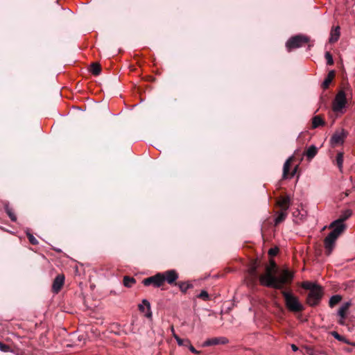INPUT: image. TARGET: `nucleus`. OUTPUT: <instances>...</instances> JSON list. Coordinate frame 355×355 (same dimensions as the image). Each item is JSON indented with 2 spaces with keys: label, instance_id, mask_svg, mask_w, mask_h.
<instances>
[{
  "label": "nucleus",
  "instance_id": "nucleus-1",
  "mask_svg": "<svg viewBox=\"0 0 355 355\" xmlns=\"http://www.w3.org/2000/svg\"><path fill=\"white\" fill-rule=\"evenodd\" d=\"M277 266L274 261H270V265L266 266V274L259 276V282L261 285L273 288L275 289H282L284 285L291 284L293 279V273L288 269H284L281 275L277 277Z\"/></svg>",
  "mask_w": 355,
  "mask_h": 355
},
{
  "label": "nucleus",
  "instance_id": "nucleus-2",
  "mask_svg": "<svg viewBox=\"0 0 355 355\" xmlns=\"http://www.w3.org/2000/svg\"><path fill=\"white\" fill-rule=\"evenodd\" d=\"M280 290L281 294L284 299L286 307L288 311L293 313H299L304 309L298 297L295 295L291 291H286L283 290V288Z\"/></svg>",
  "mask_w": 355,
  "mask_h": 355
},
{
  "label": "nucleus",
  "instance_id": "nucleus-3",
  "mask_svg": "<svg viewBox=\"0 0 355 355\" xmlns=\"http://www.w3.org/2000/svg\"><path fill=\"white\" fill-rule=\"evenodd\" d=\"M310 42V37L304 35H296L291 37L286 43V47L288 51H291L293 49L302 46L304 44Z\"/></svg>",
  "mask_w": 355,
  "mask_h": 355
},
{
  "label": "nucleus",
  "instance_id": "nucleus-4",
  "mask_svg": "<svg viewBox=\"0 0 355 355\" xmlns=\"http://www.w3.org/2000/svg\"><path fill=\"white\" fill-rule=\"evenodd\" d=\"M323 295V290L322 286H318L315 289L309 291L306 297V303L311 306H314L318 305Z\"/></svg>",
  "mask_w": 355,
  "mask_h": 355
},
{
  "label": "nucleus",
  "instance_id": "nucleus-5",
  "mask_svg": "<svg viewBox=\"0 0 355 355\" xmlns=\"http://www.w3.org/2000/svg\"><path fill=\"white\" fill-rule=\"evenodd\" d=\"M347 104L346 94L343 90H340L336 94L334 101H333L332 108L336 112H342L343 109Z\"/></svg>",
  "mask_w": 355,
  "mask_h": 355
},
{
  "label": "nucleus",
  "instance_id": "nucleus-6",
  "mask_svg": "<svg viewBox=\"0 0 355 355\" xmlns=\"http://www.w3.org/2000/svg\"><path fill=\"white\" fill-rule=\"evenodd\" d=\"M299 153H300L299 150H295L294 153V155L293 156L290 157L285 162V163L284 164V167H283V178H285V179L287 178L288 175H290L291 178H292L297 173L299 165L295 166L291 173H290V166H291V163L294 161L295 157L298 155Z\"/></svg>",
  "mask_w": 355,
  "mask_h": 355
},
{
  "label": "nucleus",
  "instance_id": "nucleus-7",
  "mask_svg": "<svg viewBox=\"0 0 355 355\" xmlns=\"http://www.w3.org/2000/svg\"><path fill=\"white\" fill-rule=\"evenodd\" d=\"M162 279H163V284L165 282H166L170 285H176L177 280L179 278V274L175 270H168L164 272H160Z\"/></svg>",
  "mask_w": 355,
  "mask_h": 355
},
{
  "label": "nucleus",
  "instance_id": "nucleus-8",
  "mask_svg": "<svg viewBox=\"0 0 355 355\" xmlns=\"http://www.w3.org/2000/svg\"><path fill=\"white\" fill-rule=\"evenodd\" d=\"M142 283L146 286L153 285L155 287H161L164 285L162 276L160 272H158L153 276L144 279Z\"/></svg>",
  "mask_w": 355,
  "mask_h": 355
},
{
  "label": "nucleus",
  "instance_id": "nucleus-9",
  "mask_svg": "<svg viewBox=\"0 0 355 355\" xmlns=\"http://www.w3.org/2000/svg\"><path fill=\"white\" fill-rule=\"evenodd\" d=\"M347 132L344 129L336 131L331 138V142L333 145L343 144L345 139L347 136Z\"/></svg>",
  "mask_w": 355,
  "mask_h": 355
},
{
  "label": "nucleus",
  "instance_id": "nucleus-10",
  "mask_svg": "<svg viewBox=\"0 0 355 355\" xmlns=\"http://www.w3.org/2000/svg\"><path fill=\"white\" fill-rule=\"evenodd\" d=\"M64 275L63 274L58 275L53 279L51 291L54 293H58L62 288L64 283Z\"/></svg>",
  "mask_w": 355,
  "mask_h": 355
},
{
  "label": "nucleus",
  "instance_id": "nucleus-11",
  "mask_svg": "<svg viewBox=\"0 0 355 355\" xmlns=\"http://www.w3.org/2000/svg\"><path fill=\"white\" fill-rule=\"evenodd\" d=\"M330 227L333 228V230L329 234L337 240L338 237L344 232L346 227L344 224L335 223V221H334L331 224Z\"/></svg>",
  "mask_w": 355,
  "mask_h": 355
},
{
  "label": "nucleus",
  "instance_id": "nucleus-12",
  "mask_svg": "<svg viewBox=\"0 0 355 355\" xmlns=\"http://www.w3.org/2000/svg\"><path fill=\"white\" fill-rule=\"evenodd\" d=\"M330 227L333 228V230L329 234L337 240L338 237L344 232L346 227L344 224L335 223V221H334L331 224Z\"/></svg>",
  "mask_w": 355,
  "mask_h": 355
},
{
  "label": "nucleus",
  "instance_id": "nucleus-13",
  "mask_svg": "<svg viewBox=\"0 0 355 355\" xmlns=\"http://www.w3.org/2000/svg\"><path fill=\"white\" fill-rule=\"evenodd\" d=\"M257 266L256 265V262H254L252 266L249 268L248 273L250 276V284H252V286H255L257 284V279H259V276L257 272Z\"/></svg>",
  "mask_w": 355,
  "mask_h": 355
},
{
  "label": "nucleus",
  "instance_id": "nucleus-14",
  "mask_svg": "<svg viewBox=\"0 0 355 355\" xmlns=\"http://www.w3.org/2000/svg\"><path fill=\"white\" fill-rule=\"evenodd\" d=\"M336 239L331 236L329 234H328L324 240V244L325 248V253L327 255H329L331 253V251L335 245Z\"/></svg>",
  "mask_w": 355,
  "mask_h": 355
},
{
  "label": "nucleus",
  "instance_id": "nucleus-15",
  "mask_svg": "<svg viewBox=\"0 0 355 355\" xmlns=\"http://www.w3.org/2000/svg\"><path fill=\"white\" fill-rule=\"evenodd\" d=\"M291 199L288 196H281L277 200V205L281 210L287 211L290 207Z\"/></svg>",
  "mask_w": 355,
  "mask_h": 355
},
{
  "label": "nucleus",
  "instance_id": "nucleus-16",
  "mask_svg": "<svg viewBox=\"0 0 355 355\" xmlns=\"http://www.w3.org/2000/svg\"><path fill=\"white\" fill-rule=\"evenodd\" d=\"M300 153H298L297 156L300 157V161L302 160V155H306L307 159L311 160L318 153V148L314 145L311 146L302 155L300 154V150H298Z\"/></svg>",
  "mask_w": 355,
  "mask_h": 355
},
{
  "label": "nucleus",
  "instance_id": "nucleus-17",
  "mask_svg": "<svg viewBox=\"0 0 355 355\" xmlns=\"http://www.w3.org/2000/svg\"><path fill=\"white\" fill-rule=\"evenodd\" d=\"M351 306L350 302H346L339 308L338 311V315L342 319H345L347 318V314L349 307Z\"/></svg>",
  "mask_w": 355,
  "mask_h": 355
},
{
  "label": "nucleus",
  "instance_id": "nucleus-18",
  "mask_svg": "<svg viewBox=\"0 0 355 355\" xmlns=\"http://www.w3.org/2000/svg\"><path fill=\"white\" fill-rule=\"evenodd\" d=\"M335 76H336V72L334 70H331L328 73L327 76L325 78V79L322 85V87H323V89H325L329 87V85L331 84V83L332 82L334 78H335Z\"/></svg>",
  "mask_w": 355,
  "mask_h": 355
},
{
  "label": "nucleus",
  "instance_id": "nucleus-19",
  "mask_svg": "<svg viewBox=\"0 0 355 355\" xmlns=\"http://www.w3.org/2000/svg\"><path fill=\"white\" fill-rule=\"evenodd\" d=\"M143 304L139 305V309L140 311L144 312V306H146L148 309V312L146 313V317L148 318H150L152 317V312L150 311V302L147 300H142Z\"/></svg>",
  "mask_w": 355,
  "mask_h": 355
},
{
  "label": "nucleus",
  "instance_id": "nucleus-20",
  "mask_svg": "<svg viewBox=\"0 0 355 355\" xmlns=\"http://www.w3.org/2000/svg\"><path fill=\"white\" fill-rule=\"evenodd\" d=\"M340 37V27L337 26L334 28L331 29V37L329 38V42L330 43H335L336 42Z\"/></svg>",
  "mask_w": 355,
  "mask_h": 355
},
{
  "label": "nucleus",
  "instance_id": "nucleus-21",
  "mask_svg": "<svg viewBox=\"0 0 355 355\" xmlns=\"http://www.w3.org/2000/svg\"><path fill=\"white\" fill-rule=\"evenodd\" d=\"M175 286H178L183 293H186L188 289L193 288V285L188 282H178Z\"/></svg>",
  "mask_w": 355,
  "mask_h": 355
},
{
  "label": "nucleus",
  "instance_id": "nucleus-22",
  "mask_svg": "<svg viewBox=\"0 0 355 355\" xmlns=\"http://www.w3.org/2000/svg\"><path fill=\"white\" fill-rule=\"evenodd\" d=\"M277 216L275 219V225H278L282 222L284 221L287 216V211L281 210L279 211Z\"/></svg>",
  "mask_w": 355,
  "mask_h": 355
},
{
  "label": "nucleus",
  "instance_id": "nucleus-23",
  "mask_svg": "<svg viewBox=\"0 0 355 355\" xmlns=\"http://www.w3.org/2000/svg\"><path fill=\"white\" fill-rule=\"evenodd\" d=\"M352 214V211L350 209L345 210L338 219L335 220V223L344 224V221L348 219Z\"/></svg>",
  "mask_w": 355,
  "mask_h": 355
},
{
  "label": "nucleus",
  "instance_id": "nucleus-24",
  "mask_svg": "<svg viewBox=\"0 0 355 355\" xmlns=\"http://www.w3.org/2000/svg\"><path fill=\"white\" fill-rule=\"evenodd\" d=\"M89 71L94 76H98L101 72V67L100 64L97 62H93L90 65Z\"/></svg>",
  "mask_w": 355,
  "mask_h": 355
},
{
  "label": "nucleus",
  "instance_id": "nucleus-25",
  "mask_svg": "<svg viewBox=\"0 0 355 355\" xmlns=\"http://www.w3.org/2000/svg\"><path fill=\"white\" fill-rule=\"evenodd\" d=\"M325 124L324 121L321 118L320 116H315L312 119V128H316L320 125H324Z\"/></svg>",
  "mask_w": 355,
  "mask_h": 355
},
{
  "label": "nucleus",
  "instance_id": "nucleus-26",
  "mask_svg": "<svg viewBox=\"0 0 355 355\" xmlns=\"http://www.w3.org/2000/svg\"><path fill=\"white\" fill-rule=\"evenodd\" d=\"M136 283V279L130 276H124L123 279V284L124 286L127 288H131Z\"/></svg>",
  "mask_w": 355,
  "mask_h": 355
},
{
  "label": "nucleus",
  "instance_id": "nucleus-27",
  "mask_svg": "<svg viewBox=\"0 0 355 355\" xmlns=\"http://www.w3.org/2000/svg\"><path fill=\"white\" fill-rule=\"evenodd\" d=\"M331 334L338 340L339 341H341V342H343L346 344H348V345H355V343H351L349 340H347V338H345L344 336L340 335L338 332L336 331H332L331 332Z\"/></svg>",
  "mask_w": 355,
  "mask_h": 355
},
{
  "label": "nucleus",
  "instance_id": "nucleus-28",
  "mask_svg": "<svg viewBox=\"0 0 355 355\" xmlns=\"http://www.w3.org/2000/svg\"><path fill=\"white\" fill-rule=\"evenodd\" d=\"M4 209L10 220L13 222H15L17 220V217L15 213L13 212L12 209L9 207V205L8 203L5 204Z\"/></svg>",
  "mask_w": 355,
  "mask_h": 355
},
{
  "label": "nucleus",
  "instance_id": "nucleus-29",
  "mask_svg": "<svg viewBox=\"0 0 355 355\" xmlns=\"http://www.w3.org/2000/svg\"><path fill=\"white\" fill-rule=\"evenodd\" d=\"M342 300V297L339 295H333L329 302V305L330 307H334L336 304H338Z\"/></svg>",
  "mask_w": 355,
  "mask_h": 355
},
{
  "label": "nucleus",
  "instance_id": "nucleus-30",
  "mask_svg": "<svg viewBox=\"0 0 355 355\" xmlns=\"http://www.w3.org/2000/svg\"><path fill=\"white\" fill-rule=\"evenodd\" d=\"M174 338H175L178 344L180 346H185L187 347L189 345H190V340L188 339H182L178 336L174 335Z\"/></svg>",
  "mask_w": 355,
  "mask_h": 355
},
{
  "label": "nucleus",
  "instance_id": "nucleus-31",
  "mask_svg": "<svg viewBox=\"0 0 355 355\" xmlns=\"http://www.w3.org/2000/svg\"><path fill=\"white\" fill-rule=\"evenodd\" d=\"M319 285L318 284H313L311 282H304L302 283V288L306 289V290H309V291H311L312 290L315 289V288H317Z\"/></svg>",
  "mask_w": 355,
  "mask_h": 355
},
{
  "label": "nucleus",
  "instance_id": "nucleus-32",
  "mask_svg": "<svg viewBox=\"0 0 355 355\" xmlns=\"http://www.w3.org/2000/svg\"><path fill=\"white\" fill-rule=\"evenodd\" d=\"M218 344H220V342H219V338H211V339H208L207 340L204 344H203V346H211V345H218Z\"/></svg>",
  "mask_w": 355,
  "mask_h": 355
},
{
  "label": "nucleus",
  "instance_id": "nucleus-33",
  "mask_svg": "<svg viewBox=\"0 0 355 355\" xmlns=\"http://www.w3.org/2000/svg\"><path fill=\"white\" fill-rule=\"evenodd\" d=\"M343 153H338L336 156V164L339 169L341 170L343 163Z\"/></svg>",
  "mask_w": 355,
  "mask_h": 355
},
{
  "label": "nucleus",
  "instance_id": "nucleus-34",
  "mask_svg": "<svg viewBox=\"0 0 355 355\" xmlns=\"http://www.w3.org/2000/svg\"><path fill=\"white\" fill-rule=\"evenodd\" d=\"M198 297L202 299L204 301H207L209 300V295L206 291H202L198 295Z\"/></svg>",
  "mask_w": 355,
  "mask_h": 355
},
{
  "label": "nucleus",
  "instance_id": "nucleus-35",
  "mask_svg": "<svg viewBox=\"0 0 355 355\" xmlns=\"http://www.w3.org/2000/svg\"><path fill=\"white\" fill-rule=\"evenodd\" d=\"M325 58L327 60V64H329V65L334 64L333 57H332V55L330 53V52L327 51L325 53Z\"/></svg>",
  "mask_w": 355,
  "mask_h": 355
},
{
  "label": "nucleus",
  "instance_id": "nucleus-36",
  "mask_svg": "<svg viewBox=\"0 0 355 355\" xmlns=\"http://www.w3.org/2000/svg\"><path fill=\"white\" fill-rule=\"evenodd\" d=\"M0 350L3 352H8L11 351V348L9 345L0 342Z\"/></svg>",
  "mask_w": 355,
  "mask_h": 355
},
{
  "label": "nucleus",
  "instance_id": "nucleus-37",
  "mask_svg": "<svg viewBox=\"0 0 355 355\" xmlns=\"http://www.w3.org/2000/svg\"><path fill=\"white\" fill-rule=\"evenodd\" d=\"M27 237L28 239L29 242L32 245H37L38 244V241L34 237V236L33 234L28 233Z\"/></svg>",
  "mask_w": 355,
  "mask_h": 355
},
{
  "label": "nucleus",
  "instance_id": "nucleus-38",
  "mask_svg": "<svg viewBox=\"0 0 355 355\" xmlns=\"http://www.w3.org/2000/svg\"><path fill=\"white\" fill-rule=\"evenodd\" d=\"M187 347H189V350H190L191 352H193V353H196V354L200 353L198 351H197V350L193 347V346L191 343H190V345H189Z\"/></svg>",
  "mask_w": 355,
  "mask_h": 355
},
{
  "label": "nucleus",
  "instance_id": "nucleus-39",
  "mask_svg": "<svg viewBox=\"0 0 355 355\" xmlns=\"http://www.w3.org/2000/svg\"><path fill=\"white\" fill-rule=\"evenodd\" d=\"M277 253V249H270L269 250V254L272 255V256H275Z\"/></svg>",
  "mask_w": 355,
  "mask_h": 355
},
{
  "label": "nucleus",
  "instance_id": "nucleus-40",
  "mask_svg": "<svg viewBox=\"0 0 355 355\" xmlns=\"http://www.w3.org/2000/svg\"><path fill=\"white\" fill-rule=\"evenodd\" d=\"M219 342L221 344H226L228 343V340L226 338H219Z\"/></svg>",
  "mask_w": 355,
  "mask_h": 355
},
{
  "label": "nucleus",
  "instance_id": "nucleus-41",
  "mask_svg": "<svg viewBox=\"0 0 355 355\" xmlns=\"http://www.w3.org/2000/svg\"><path fill=\"white\" fill-rule=\"evenodd\" d=\"M338 323H339L340 324H341V325H344V324H345V319H342V318H340V319L338 320Z\"/></svg>",
  "mask_w": 355,
  "mask_h": 355
},
{
  "label": "nucleus",
  "instance_id": "nucleus-42",
  "mask_svg": "<svg viewBox=\"0 0 355 355\" xmlns=\"http://www.w3.org/2000/svg\"><path fill=\"white\" fill-rule=\"evenodd\" d=\"M291 347H292V349L294 351V352H296L298 350V347L295 345H291Z\"/></svg>",
  "mask_w": 355,
  "mask_h": 355
},
{
  "label": "nucleus",
  "instance_id": "nucleus-43",
  "mask_svg": "<svg viewBox=\"0 0 355 355\" xmlns=\"http://www.w3.org/2000/svg\"><path fill=\"white\" fill-rule=\"evenodd\" d=\"M313 44H309V48L310 49L311 46H313Z\"/></svg>",
  "mask_w": 355,
  "mask_h": 355
}]
</instances>
